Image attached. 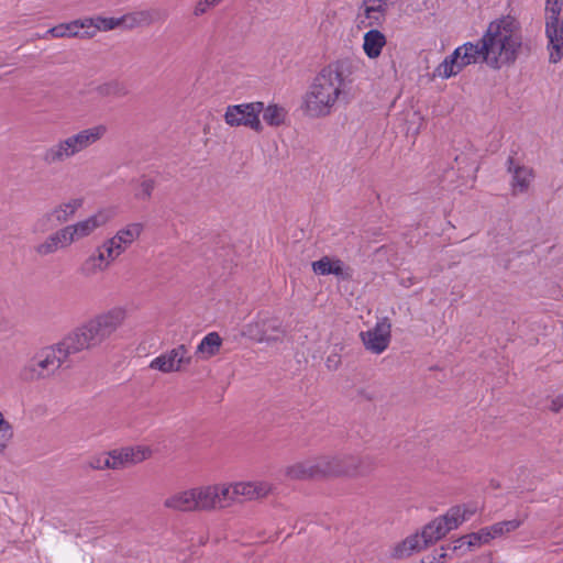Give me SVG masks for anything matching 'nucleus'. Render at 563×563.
Returning a JSON list of instances; mask_svg holds the SVG:
<instances>
[{"mask_svg":"<svg viewBox=\"0 0 563 563\" xmlns=\"http://www.w3.org/2000/svg\"><path fill=\"white\" fill-rule=\"evenodd\" d=\"M522 47L521 26L517 19L505 15L492 21L477 43L456 47L433 70V77L449 79L466 66L485 63L493 69L512 65Z\"/></svg>","mask_w":563,"mask_h":563,"instance_id":"1","label":"nucleus"},{"mask_svg":"<svg viewBox=\"0 0 563 563\" xmlns=\"http://www.w3.org/2000/svg\"><path fill=\"white\" fill-rule=\"evenodd\" d=\"M353 69V62L347 59L323 67L302 97L301 108L305 114L313 119L325 118L334 112L339 102H347Z\"/></svg>","mask_w":563,"mask_h":563,"instance_id":"2","label":"nucleus"},{"mask_svg":"<svg viewBox=\"0 0 563 563\" xmlns=\"http://www.w3.org/2000/svg\"><path fill=\"white\" fill-rule=\"evenodd\" d=\"M126 319V310L113 307L100 312L75 328L63 340V346L69 356L82 351L93 350L115 333Z\"/></svg>","mask_w":563,"mask_h":563,"instance_id":"3","label":"nucleus"},{"mask_svg":"<svg viewBox=\"0 0 563 563\" xmlns=\"http://www.w3.org/2000/svg\"><path fill=\"white\" fill-rule=\"evenodd\" d=\"M107 132L104 124L79 130L46 147L41 159L47 166L67 162L98 143Z\"/></svg>","mask_w":563,"mask_h":563,"instance_id":"4","label":"nucleus"},{"mask_svg":"<svg viewBox=\"0 0 563 563\" xmlns=\"http://www.w3.org/2000/svg\"><path fill=\"white\" fill-rule=\"evenodd\" d=\"M69 358L62 341L40 349L21 367L19 376L24 382H36L53 376Z\"/></svg>","mask_w":563,"mask_h":563,"instance_id":"5","label":"nucleus"},{"mask_svg":"<svg viewBox=\"0 0 563 563\" xmlns=\"http://www.w3.org/2000/svg\"><path fill=\"white\" fill-rule=\"evenodd\" d=\"M477 508L473 505L454 506L445 515L440 516L428 523L421 532L424 544H431L443 538L451 530L456 529L468 520Z\"/></svg>","mask_w":563,"mask_h":563,"instance_id":"6","label":"nucleus"},{"mask_svg":"<svg viewBox=\"0 0 563 563\" xmlns=\"http://www.w3.org/2000/svg\"><path fill=\"white\" fill-rule=\"evenodd\" d=\"M263 110L264 103L261 101L230 104L225 109L223 119L232 128L245 126L261 133L264 130L260 119Z\"/></svg>","mask_w":563,"mask_h":563,"instance_id":"7","label":"nucleus"},{"mask_svg":"<svg viewBox=\"0 0 563 563\" xmlns=\"http://www.w3.org/2000/svg\"><path fill=\"white\" fill-rule=\"evenodd\" d=\"M227 489L223 499L224 509L235 503L251 501L266 497L273 489L272 484L265 481L222 483Z\"/></svg>","mask_w":563,"mask_h":563,"instance_id":"8","label":"nucleus"},{"mask_svg":"<svg viewBox=\"0 0 563 563\" xmlns=\"http://www.w3.org/2000/svg\"><path fill=\"white\" fill-rule=\"evenodd\" d=\"M144 224L141 222H130L121 227L111 236L102 241L104 247L114 261L125 253L142 235Z\"/></svg>","mask_w":563,"mask_h":563,"instance_id":"9","label":"nucleus"},{"mask_svg":"<svg viewBox=\"0 0 563 563\" xmlns=\"http://www.w3.org/2000/svg\"><path fill=\"white\" fill-rule=\"evenodd\" d=\"M286 331L278 318L261 314L257 319L245 325L243 334L256 342H279Z\"/></svg>","mask_w":563,"mask_h":563,"instance_id":"10","label":"nucleus"},{"mask_svg":"<svg viewBox=\"0 0 563 563\" xmlns=\"http://www.w3.org/2000/svg\"><path fill=\"white\" fill-rule=\"evenodd\" d=\"M194 512L216 511L224 509L223 499L227 489H222L221 484H207L190 487Z\"/></svg>","mask_w":563,"mask_h":563,"instance_id":"11","label":"nucleus"},{"mask_svg":"<svg viewBox=\"0 0 563 563\" xmlns=\"http://www.w3.org/2000/svg\"><path fill=\"white\" fill-rule=\"evenodd\" d=\"M190 364L189 349L185 344H179L153 358L148 367L163 374H170L183 372Z\"/></svg>","mask_w":563,"mask_h":563,"instance_id":"12","label":"nucleus"},{"mask_svg":"<svg viewBox=\"0 0 563 563\" xmlns=\"http://www.w3.org/2000/svg\"><path fill=\"white\" fill-rule=\"evenodd\" d=\"M399 0H363L357 14L358 27H372L382 25L387 12Z\"/></svg>","mask_w":563,"mask_h":563,"instance_id":"13","label":"nucleus"},{"mask_svg":"<svg viewBox=\"0 0 563 563\" xmlns=\"http://www.w3.org/2000/svg\"><path fill=\"white\" fill-rule=\"evenodd\" d=\"M112 217L113 214L110 210L100 209L82 220L67 224L66 228L73 243L92 235L98 229L108 224Z\"/></svg>","mask_w":563,"mask_h":563,"instance_id":"14","label":"nucleus"},{"mask_svg":"<svg viewBox=\"0 0 563 563\" xmlns=\"http://www.w3.org/2000/svg\"><path fill=\"white\" fill-rule=\"evenodd\" d=\"M365 349L374 354H382L387 350L391 339V324L383 318L376 324L360 334Z\"/></svg>","mask_w":563,"mask_h":563,"instance_id":"15","label":"nucleus"},{"mask_svg":"<svg viewBox=\"0 0 563 563\" xmlns=\"http://www.w3.org/2000/svg\"><path fill=\"white\" fill-rule=\"evenodd\" d=\"M89 21L84 19L74 20L67 23H60L48 29L41 38L47 40L49 37L63 38V37H80L91 38L95 36V31H89Z\"/></svg>","mask_w":563,"mask_h":563,"instance_id":"16","label":"nucleus"},{"mask_svg":"<svg viewBox=\"0 0 563 563\" xmlns=\"http://www.w3.org/2000/svg\"><path fill=\"white\" fill-rule=\"evenodd\" d=\"M110 452L117 470L140 464L153 454L152 449L147 445L123 446Z\"/></svg>","mask_w":563,"mask_h":563,"instance_id":"17","label":"nucleus"},{"mask_svg":"<svg viewBox=\"0 0 563 563\" xmlns=\"http://www.w3.org/2000/svg\"><path fill=\"white\" fill-rule=\"evenodd\" d=\"M115 261L100 244L80 264L78 272L85 278H92L110 268Z\"/></svg>","mask_w":563,"mask_h":563,"instance_id":"18","label":"nucleus"},{"mask_svg":"<svg viewBox=\"0 0 563 563\" xmlns=\"http://www.w3.org/2000/svg\"><path fill=\"white\" fill-rule=\"evenodd\" d=\"M73 244L68 230L66 225H64L49 233L42 242L37 243L34 246V252L38 256L45 257L55 254L59 250L68 249Z\"/></svg>","mask_w":563,"mask_h":563,"instance_id":"19","label":"nucleus"},{"mask_svg":"<svg viewBox=\"0 0 563 563\" xmlns=\"http://www.w3.org/2000/svg\"><path fill=\"white\" fill-rule=\"evenodd\" d=\"M545 36L549 62L558 64L563 58V20L545 22Z\"/></svg>","mask_w":563,"mask_h":563,"instance_id":"20","label":"nucleus"},{"mask_svg":"<svg viewBox=\"0 0 563 563\" xmlns=\"http://www.w3.org/2000/svg\"><path fill=\"white\" fill-rule=\"evenodd\" d=\"M313 273L317 275H334L343 279L351 278V269L340 260L330 256H323L311 264Z\"/></svg>","mask_w":563,"mask_h":563,"instance_id":"21","label":"nucleus"},{"mask_svg":"<svg viewBox=\"0 0 563 563\" xmlns=\"http://www.w3.org/2000/svg\"><path fill=\"white\" fill-rule=\"evenodd\" d=\"M508 172L512 175L511 190L514 195L526 192L534 178L532 168L523 165H515L514 158H508Z\"/></svg>","mask_w":563,"mask_h":563,"instance_id":"22","label":"nucleus"},{"mask_svg":"<svg viewBox=\"0 0 563 563\" xmlns=\"http://www.w3.org/2000/svg\"><path fill=\"white\" fill-rule=\"evenodd\" d=\"M84 206V198H70L66 201H63L56 205L53 209H51V214L53 216L57 225L67 223L70 219L75 217L77 211Z\"/></svg>","mask_w":563,"mask_h":563,"instance_id":"23","label":"nucleus"},{"mask_svg":"<svg viewBox=\"0 0 563 563\" xmlns=\"http://www.w3.org/2000/svg\"><path fill=\"white\" fill-rule=\"evenodd\" d=\"M163 506L172 511L194 512L190 487L168 495L164 499Z\"/></svg>","mask_w":563,"mask_h":563,"instance_id":"24","label":"nucleus"},{"mask_svg":"<svg viewBox=\"0 0 563 563\" xmlns=\"http://www.w3.org/2000/svg\"><path fill=\"white\" fill-rule=\"evenodd\" d=\"M386 43L387 38L383 32L371 29L364 34L362 47L368 58L375 59L380 56Z\"/></svg>","mask_w":563,"mask_h":563,"instance_id":"25","label":"nucleus"},{"mask_svg":"<svg viewBox=\"0 0 563 563\" xmlns=\"http://www.w3.org/2000/svg\"><path fill=\"white\" fill-rule=\"evenodd\" d=\"M159 12L156 9L140 10L126 13L121 16L122 25L134 29L139 26H147L158 20Z\"/></svg>","mask_w":563,"mask_h":563,"instance_id":"26","label":"nucleus"},{"mask_svg":"<svg viewBox=\"0 0 563 563\" xmlns=\"http://www.w3.org/2000/svg\"><path fill=\"white\" fill-rule=\"evenodd\" d=\"M285 475L290 479H309L319 477L316 459L295 463L285 468Z\"/></svg>","mask_w":563,"mask_h":563,"instance_id":"27","label":"nucleus"},{"mask_svg":"<svg viewBox=\"0 0 563 563\" xmlns=\"http://www.w3.org/2000/svg\"><path fill=\"white\" fill-rule=\"evenodd\" d=\"M314 459L319 477L341 476L342 470H340V454L320 455Z\"/></svg>","mask_w":563,"mask_h":563,"instance_id":"28","label":"nucleus"},{"mask_svg":"<svg viewBox=\"0 0 563 563\" xmlns=\"http://www.w3.org/2000/svg\"><path fill=\"white\" fill-rule=\"evenodd\" d=\"M95 91L101 98H123L129 93L125 84L118 79L104 81L96 86Z\"/></svg>","mask_w":563,"mask_h":563,"instance_id":"29","label":"nucleus"},{"mask_svg":"<svg viewBox=\"0 0 563 563\" xmlns=\"http://www.w3.org/2000/svg\"><path fill=\"white\" fill-rule=\"evenodd\" d=\"M222 345V339L218 332H210L200 341L197 346V354H202L205 358H210L218 354Z\"/></svg>","mask_w":563,"mask_h":563,"instance_id":"30","label":"nucleus"},{"mask_svg":"<svg viewBox=\"0 0 563 563\" xmlns=\"http://www.w3.org/2000/svg\"><path fill=\"white\" fill-rule=\"evenodd\" d=\"M428 544L423 543V538L420 534H413L405 539L400 544L395 548L394 555L396 558L409 556L412 553L422 550Z\"/></svg>","mask_w":563,"mask_h":563,"instance_id":"31","label":"nucleus"},{"mask_svg":"<svg viewBox=\"0 0 563 563\" xmlns=\"http://www.w3.org/2000/svg\"><path fill=\"white\" fill-rule=\"evenodd\" d=\"M490 541V534L486 531V528L481 529L478 532L470 533L467 536L462 537L457 540V545L454 547V550L466 547L468 550L475 547H479L482 544L488 543Z\"/></svg>","mask_w":563,"mask_h":563,"instance_id":"32","label":"nucleus"},{"mask_svg":"<svg viewBox=\"0 0 563 563\" xmlns=\"http://www.w3.org/2000/svg\"><path fill=\"white\" fill-rule=\"evenodd\" d=\"M264 121L271 126L282 125L287 117V111L284 107L276 103L264 107L262 111Z\"/></svg>","mask_w":563,"mask_h":563,"instance_id":"33","label":"nucleus"},{"mask_svg":"<svg viewBox=\"0 0 563 563\" xmlns=\"http://www.w3.org/2000/svg\"><path fill=\"white\" fill-rule=\"evenodd\" d=\"M85 21H89L91 24L89 25V31H95V34L98 31L108 32L114 30L122 25L121 16L120 18H104V16H96V18H85Z\"/></svg>","mask_w":563,"mask_h":563,"instance_id":"34","label":"nucleus"},{"mask_svg":"<svg viewBox=\"0 0 563 563\" xmlns=\"http://www.w3.org/2000/svg\"><path fill=\"white\" fill-rule=\"evenodd\" d=\"M522 521L519 519H511L506 521H500L497 523H494L490 527H486V531L490 534V540L495 539L497 537H501L504 534H507L511 531H515L521 526Z\"/></svg>","mask_w":563,"mask_h":563,"instance_id":"35","label":"nucleus"},{"mask_svg":"<svg viewBox=\"0 0 563 563\" xmlns=\"http://www.w3.org/2000/svg\"><path fill=\"white\" fill-rule=\"evenodd\" d=\"M156 187V181L153 178L141 177L137 180L136 188L134 191V198L139 201H148Z\"/></svg>","mask_w":563,"mask_h":563,"instance_id":"36","label":"nucleus"},{"mask_svg":"<svg viewBox=\"0 0 563 563\" xmlns=\"http://www.w3.org/2000/svg\"><path fill=\"white\" fill-rule=\"evenodd\" d=\"M355 476H365L371 474L377 466V461L372 455H354Z\"/></svg>","mask_w":563,"mask_h":563,"instance_id":"37","label":"nucleus"},{"mask_svg":"<svg viewBox=\"0 0 563 563\" xmlns=\"http://www.w3.org/2000/svg\"><path fill=\"white\" fill-rule=\"evenodd\" d=\"M88 466L92 470H98V471H103V470L117 471L110 451L91 456L88 461Z\"/></svg>","mask_w":563,"mask_h":563,"instance_id":"38","label":"nucleus"},{"mask_svg":"<svg viewBox=\"0 0 563 563\" xmlns=\"http://www.w3.org/2000/svg\"><path fill=\"white\" fill-rule=\"evenodd\" d=\"M55 227H57V223L51 214V211H47L34 221L32 225V231L34 233H45L54 229Z\"/></svg>","mask_w":563,"mask_h":563,"instance_id":"39","label":"nucleus"},{"mask_svg":"<svg viewBox=\"0 0 563 563\" xmlns=\"http://www.w3.org/2000/svg\"><path fill=\"white\" fill-rule=\"evenodd\" d=\"M562 0H547L545 22L561 21Z\"/></svg>","mask_w":563,"mask_h":563,"instance_id":"40","label":"nucleus"},{"mask_svg":"<svg viewBox=\"0 0 563 563\" xmlns=\"http://www.w3.org/2000/svg\"><path fill=\"white\" fill-rule=\"evenodd\" d=\"M224 0H198L194 8H192V15L195 18L202 16L206 14L210 9L219 5Z\"/></svg>","mask_w":563,"mask_h":563,"instance_id":"41","label":"nucleus"},{"mask_svg":"<svg viewBox=\"0 0 563 563\" xmlns=\"http://www.w3.org/2000/svg\"><path fill=\"white\" fill-rule=\"evenodd\" d=\"M12 438V430L8 421L4 420L0 412V452L7 446V443Z\"/></svg>","mask_w":563,"mask_h":563,"instance_id":"42","label":"nucleus"},{"mask_svg":"<svg viewBox=\"0 0 563 563\" xmlns=\"http://www.w3.org/2000/svg\"><path fill=\"white\" fill-rule=\"evenodd\" d=\"M353 463L354 455L340 454V470H342L341 475L355 476V468Z\"/></svg>","mask_w":563,"mask_h":563,"instance_id":"43","label":"nucleus"},{"mask_svg":"<svg viewBox=\"0 0 563 563\" xmlns=\"http://www.w3.org/2000/svg\"><path fill=\"white\" fill-rule=\"evenodd\" d=\"M413 118L417 119V122H411L410 125L407 129V132H411L413 135L419 134L422 125H423V118L420 115L419 112L412 113Z\"/></svg>","mask_w":563,"mask_h":563,"instance_id":"44","label":"nucleus"},{"mask_svg":"<svg viewBox=\"0 0 563 563\" xmlns=\"http://www.w3.org/2000/svg\"><path fill=\"white\" fill-rule=\"evenodd\" d=\"M445 556H446V552H445L444 548H441L439 554H431V555L426 556L422 560V563H442L443 559Z\"/></svg>","mask_w":563,"mask_h":563,"instance_id":"45","label":"nucleus"},{"mask_svg":"<svg viewBox=\"0 0 563 563\" xmlns=\"http://www.w3.org/2000/svg\"><path fill=\"white\" fill-rule=\"evenodd\" d=\"M550 410L553 411V412H559V411L563 410V394L556 396L551 401Z\"/></svg>","mask_w":563,"mask_h":563,"instance_id":"46","label":"nucleus"},{"mask_svg":"<svg viewBox=\"0 0 563 563\" xmlns=\"http://www.w3.org/2000/svg\"><path fill=\"white\" fill-rule=\"evenodd\" d=\"M334 363V360H331V357L328 358V363Z\"/></svg>","mask_w":563,"mask_h":563,"instance_id":"47","label":"nucleus"},{"mask_svg":"<svg viewBox=\"0 0 563 563\" xmlns=\"http://www.w3.org/2000/svg\"><path fill=\"white\" fill-rule=\"evenodd\" d=\"M334 363V360H331V357L328 358V363Z\"/></svg>","mask_w":563,"mask_h":563,"instance_id":"48","label":"nucleus"}]
</instances>
